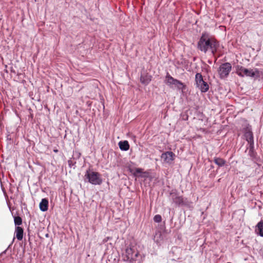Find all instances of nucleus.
I'll return each instance as SVG.
<instances>
[{
	"mask_svg": "<svg viewBox=\"0 0 263 263\" xmlns=\"http://www.w3.org/2000/svg\"><path fill=\"white\" fill-rule=\"evenodd\" d=\"M214 162L220 167L223 166L226 163V161L223 159L218 157L214 158Z\"/></svg>",
	"mask_w": 263,
	"mask_h": 263,
	"instance_id": "nucleus-17",
	"label": "nucleus"
},
{
	"mask_svg": "<svg viewBox=\"0 0 263 263\" xmlns=\"http://www.w3.org/2000/svg\"><path fill=\"white\" fill-rule=\"evenodd\" d=\"M231 69L232 66L229 63H225L221 65L218 69V73L220 78L223 79L227 77Z\"/></svg>",
	"mask_w": 263,
	"mask_h": 263,
	"instance_id": "nucleus-6",
	"label": "nucleus"
},
{
	"mask_svg": "<svg viewBox=\"0 0 263 263\" xmlns=\"http://www.w3.org/2000/svg\"><path fill=\"white\" fill-rule=\"evenodd\" d=\"M245 137L248 143L250 144V149L252 151L254 147V140L252 132H251V128L247 127L245 133Z\"/></svg>",
	"mask_w": 263,
	"mask_h": 263,
	"instance_id": "nucleus-8",
	"label": "nucleus"
},
{
	"mask_svg": "<svg viewBox=\"0 0 263 263\" xmlns=\"http://www.w3.org/2000/svg\"><path fill=\"white\" fill-rule=\"evenodd\" d=\"M164 82L170 87H175L179 90H183L185 87V85L183 83L173 78L168 73L165 76Z\"/></svg>",
	"mask_w": 263,
	"mask_h": 263,
	"instance_id": "nucleus-4",
	"label": "nucleus"
},
{
	"mask_svg": "<svg viewBox=\"0 0 263 263\" xmlns=\"http://www.w3.org/2000/svg\"><path fill=\"white\" fill-rule=\"evenodd\" d=\"M14 223L16 226H20L22 223V218L19 216L14 217Z\"/></svg>",
	"mask_w": 263,
	"mask_h": 263,
	"instance_id": "nucleus-18",
	"label": "nucleus"
},
{
	"mask_svg": "<svg viewBox=\"0 0 263 263\" xmlns=\"http://www.w3.org/2000/svg\"><path fill=\"white\" fill-rule=\"evenodd\" d=\"M173 202L177 205H187V199H184L182 196H179L176 192L172 191L171 193Z\"/></svg>",
	"mask_w": 263,
	"mask_h": 263,
	"instance_id": "nucleus-7",
	"label": "nucleus"
},
{
	"mask_svg": "<svg viewBox=\"0 0 263 263\" xmlns=\"http://www.w3.org/2000/svg\"><path fill=\"white\" fill-rule=\"evenodd\" d=\"M142 172V169L140 168H137L135 170V172L134 173V175H136L138 174L141 173Z\"/></svg>",
	"mask_w": 263,
	"mask_h": 263,
	"instance_id": "nucleus-20",
	"label": "nucleus"
},
{
	"mask_svg": "<svg viewBox=\"0 0 263 263\" xmlns=\"http://www.w3.org/2000/svg\"><path fill=\"white\" fill-rule=\"evenodd\" d=\"M236 73L240 77H250L259 78L261 77L262 72H260L259 69L256 68L254 69H247L241 66L237 65L236 67Z\"/></svg>",
	"mask_w": 263,
	"mask_h": 263,
	"instance_id": "nucleus-2",
	"label": "nucleus"
},
{
	"mask_svg": "<svg viewBox=\"0 0 263 263\" xmlns=\"http://www.w3.org/2000/svg\"><path fill=\"white\" fill-rule=\"evenodd\" d=\"M133 256V257H130L131 263H141L142 261V256L139 253L136 247H135Z\"/></svg>",
	"mask_w": 263,
	"mask_h": 263,
	"instance_id": "nucleus-10",
	"label": "nucleus"
},
{
	"mask_svg": "<svg viewBox=\"0 0 263 263\" xmlns=\"http://www.w3.org/2000/svg\"><path fill=\"white\" fill-rule=\"evenodd\" d=\"M219 43L206 33H202L198 43V48L204 53L210 50L213 54L217 51Z\"/></svg>",
	"mask_w": 263,
	"mask_h": 263,
	"instance_id": "nucleus-1",
	"label": "nucleus"
},
{
	"mask_svg": "<svg viewBox=\"0 0 263 263\" xmlns=\"http://www.w3.org/2000/svg\"><path fill=\"white\" fill-rule=\"evenodd\" d=\"M151 76L147 74H143L140 78L141 82L144 84L147 85L151 81Z\"/></svg>",
	"mask_w": 263,
	"mask_h": 263,
	"instance_id": "nucleus-12",
	"label": "nucleus"
},
{
	"mask_svg": "<svg viewBox=\"0 0 263 263\" xmlns=\"http://www.w3.org/2000/svg\"><path fill=\"white\" fill-rule=\"evenodd\" d=\"M255 231L258 235L263 237V222L260 221L258 223Z\"/></svg>",
	"mask_w": 263,
	"mask_h": 263,
	"instance_id": "nucleus-16",
	"label": "nucleus"
},
{
	"mask_svg": "<svg viewBox=\"0 0 263 263\" xmlns=\"http://www.w3.org/2000/svg\"><path fill=\"white\" fill-rule=\"evenodd\" d=\"M195 82L197 87L198 88L201 92H205L209 90V85L203 80L201 73H197L196 74Z\"/></svg>",
	"mask_w": 263,
	"mask_h": 263,
	"instance_id": "nucleus-5",
	"label": "nucleus"
},
{
	"mask_svg": "<svg viewBox=\"0 0 263 263\" xmlns=\"http://www.w3.org/2000/svg\"><path fill=\"white\" fill-rule=\"evenodd\" d=\"M135 249V247H130L126 248L125 251V255L127 257V259L130 262V256L131 257H133L134 251Z\"/></svg>",
	"mask_w": 263,
	"mask_h": 263,
	"instance_id": "nucleus-13",
	"label": "nucleus"
},
{
	"mask_svg": "<svg viewBox=\"0 0 263 263\" xmlns=\"http://www.w3.org/2000/svg\"><path fill=\"white\" fill-rule=\"evenodd\" d=\"M48 200L44 198L42 199L40 203V209L42 212H45L48 210Z\"/></svg>",
	"mask_w": 263,
	"mask_h": 263,
	"instance_id": "nucleus-11",
	"label": "nucleus"
},
{
	"mask_svg": "<svg viewBox=\"0 0 263 263\" xmlns=\"http://www.w3.org/2000/svg\"><path fill=\"white\" fill-rule=\"evenodd\" d=\"M175 155L172 152H166L162 154L161 158L163 161L171 164L175 159Z\"/></svg>",
	"mask_w": 263,
	"mask_h": 263,
	"instance_id": "nucleus-9",
	"label": "nucleus"
},
{
	"mask_svg": "<svg viewBox=\"0 0 263 263\" xmlns=\"http://www.w3.org/2000/svg\"><path fill=\"white\" fill-rule=\"evenodd\" d=\"M85 179L93 185H100L102 183L101 175L90 170H87L85 174Z\"/></svg>",
	"mask_w": 263,
	"mask_h": 263,
	"instance_id": "nucleus-3",
	"label": "nucleus"
},
{
	"mask_svg": "<svg viewBox=\"0 0 263 263\" xmlns=\"http://www.w3.org/2000/svg\"><path fill=\"white\" fill-rule=\"evenodd\" d=\"M154 220L156 222H160L162 220L161 216L160 215H156L154 217Z\"/></svg>",
	"mask_w": 263,
	"mask_h": 263,
	"instance_id": "nucleus-19",
	"label": "nucleus"
},
{
	"mask_svg": "<svg viewBox=\"0 0 263 263\" xmlns=\"http://www.w3.org/2000/svg\"><path fill=\"white\" fill-rule=\"evenodd\" d=\"M119 146L121 150L126 151L129 148V145L127 141H120Z\"/></svg>",
	"mask_w": 263,
	"mask_h": 263,
	"instance_id": "nucleus-14",
	"label": "nucleus"
},
{
	"mask_svg": "<svg viewBox=\"0 0 263 263\" xmlns=\"http://www.w3.org/2000/svg\"><path fill=\"white\" fill-rule=\"evenodd\" d=\"M16 237L18 240H21L23 237V230L20 227H17L15 229Z\"/></svg>",
	"mask_w": 263,
	"mask_h": 263,
	"instance_id": "nucleus-15",
	"label": "nucleus"
}]
</instances>
